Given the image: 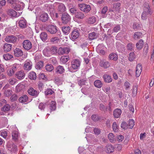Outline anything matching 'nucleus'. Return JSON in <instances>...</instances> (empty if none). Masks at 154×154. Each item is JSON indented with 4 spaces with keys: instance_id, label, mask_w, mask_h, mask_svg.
<instances>
[{
    "instance_id": "f257e3e1",
    "label": "nucleus",
    "mask_w": 154,
    "mask_h": 154,
    "mask_svg": "<svg viewBox=\"0 0 154 154\" xmlns=\"http://www.w3.org/2000/svg\"><path fill=\"white\" fill-rule=\"evenodd\" d=\"M78 7L80 10L86 13H88L91 10L90 5L85 3L79 4Z\"/></svg>"
},
{
    "instance_id": "f03ea898",
    "label": "nucleus",
    "mask_w": 154,
    "mask_h": 154,
    "mask_svg": "<svg viewBox=\"0 0 154 154\" xmlns=\"http://www.w3.org/2000/svg\"><path fill=\"white\" fill-rule=\"evenodd\" d=\"M7 146L8 149L11 152L14 153L18 150L17 146L12 142H8Z\"/></svg>"
},
{
    "instance_id": "7ed1b4c3",
    "label": "nucleus",
    "mask_w": 154,
    "mask_h": 154,
    "mask_svg": "<svg viewBox=\"0 0 154 154\" xmlns=\"http://www.w3.org/2000/svg\"><path fill=\"white\" fill-rule=\"evenodd\" d=\"M23 46L25 50H29L32 48V44L29 40H25L23 42Z\"/></svg>"
},
{
    "instance_id": "20e7f679",
    "label": "nucleus",
    "mask_w": 154,
    "mask_h": 154,
    "mask_svg": "<svg viewBox=\"0 0 154 154\" xmlns=\"http://www.w3.org/2000/svg\"><path fill=\"white\" fill-rule=\"evenodd\" d=\"M47 31L50 33L54 34L58 31L57 26L54 25H49L46 28Z\"/></svg>"
},
{
    "instance_id": "39448f33",
    "label": "nucleus",
    "mask_w": 154,
    "mask_h": 154,
    "mask_svg": "<svg viewBox=\"0 0 154 154\" xmlns=\"http://www.w3.org/2000/svg\"><path fill=\"white\" fill-rule=\"evenodd\" d=\"M17 40V38L13 35H8L6 37L5 41L9 43H14L16 42Z\"/></svg>"
},
{
    "instance_id": "423d86ee",
    "label": "nucleus",
    "mask_w": 154,
    "mask_h": 154,
    "mask_svg": "<svg viewBox=\"0 0 154 154\" xmlns=\"http://www.w3.org/2000/svg\"><path fill=\"white\" fill-rule=\"evenodd\" d=\"M70 51V49L68 48L65 47L63 48L60 47L57 51V53L60 55H63L65 54H68Z\"/></svg>"
},
{
    "instance_id": "0eeeda50",
    "label": "nucleus",
    "mask_w": 154,
    "mask_h": 154,
    "mask_svg": "<svg viewBox=\"0 0 154 154\" xmlns=\"http://www.w3.org/2000/svg\"><path fill=\"white\" fill-rule=\"evenodd\" d=\"M61 19L63 23L66 24L70 21L71 18L68 14L64 13L62 14Z\"/></svg>"
},
{
    "instance_id": "6e6552de",
    "label": "nucleus",
    "mask_w": 154,
    "mask_h": 154,
    "mask_svg": "<svg viewBox=\"0 0 154 154\" xmlns=\"http://www.w3.org/2000/svg\"><path fill=\"white\" fill-rule=\"evenodd\" d=\"M81 62L78 59L73 60L71 62V67L74 69H78L79 67Z\"/></svg>"
},
{
    "instance_id": "1a4fd4ad",
    "label": "nucleus",
    "mask_w": 154,
    "mask_h": 154,
    "mask_svg": "<svg viewBox=\"0 0 154 154\" xmlns=\"http://www.w3.org/2000/svg\"><path fill=\"white\" fill-rule=\"evenodd\" d=\"M100 66L105 69L108 68L110 66L109 63L104 59L101 60L99 63Z\"/></svg>"
},
{
    "instance_id": "9d476101",
    "label": "nucleus",
    "mask_w": 154,
    "mask_h": 154,
    "mask_svg": "<svg viewBox=\"0 0 154 154\" xmlns=\"http://www.w3.org/2000/svg\"><path fill=\"white\" fill-rule=\"evenodd\" d=\"M32 65L31 62L29 60H27L24 63L23 66L24 69L26 70H30L32 69Z\"/></svg>"
},
{
    "instance_id": "9b49d317",
    "label": "nucleus",
    "mask_w": 154,
    "mask_h": 154,
    "mask_svg": "<svg viewBox=\"0 0 154 154\" xmlns=\"http://www.w3.org/2000/svg\"><path fill=\"white\" fill-rule=\"evenodd\" d=\"M39 18L42 22H45L48 20V15L45 13H42L39 16Z\"/></svg>"
},
{
    "instance_id": "f8f14e48",
    "label": "nucleus",
    "mask_w": 154,
    "mask_h": 154,
    "mask_svg": "<svg viewBox=\"0 0 154 154\" xmlns=\"http://www.w3.org/2000/svg\"><path fill=\"white\" fill-rule=\"evenodd\" d=\"M11 129L14 128V129H15L14 131L12 133V136L13 138V139L14 140H17L19 136V134L18 131L16 130L17 129V128L16 127L14 126H13L10 127V128Z\"/></svg>"
},
{
    "instance_id": "ddd939ff",
    "label": "nucleus",
    "mask_w": 154,
    "mask_h": 154,
    "mask_svg": "<svg viewBox=\"0 0 154 154\" xmlns=\"http://www.w3.org/2000/svg\"><path fill=\"white\" fill-rule=\"evenodd\" d=\"M25 75L24 72L22 70L17 71L15 74V77L20 80L23 79Z\"/></svg>"
},
{
    "instance_id": "4468645a",
    "label": "nucleus",
    "mask_w": 154,
    "mask_h": 154,
    "mask_svg": "<svg viewBox=\"0 0 154 154\" xmlns=\"http://www.w3.org/2000/svg\"><path fill=\"white\" fill-rule=\"evenodd\" d=\"M28 92L30 95L35 97L37 96L39 93V92L32 88H30Z\"/></svg>"
},
{
    "instance_id": "2eb2a0df",
    "label": "nucleus",
    "mask_w": 154,
    "mask_h": 154,
    "mask_svg": "<svg viewBox=\"0 0 154 154\" xmlns=\"http://www.w3.org/2000/svg\"><path fill=\"white\" fill-rule=\"evenodd\" d=\"M142 66L140 64L137 65L135 70V76L137 77H138L140 75L142 71Z\"/></svg>"
},
{
    "instance_id": "dca6fc26",
    "label": "nucleus",
    "mask_w": 154,
    "mask_h": 154,
    "mask_svg": "<svg viewBox=\"0 0 154 154\" xmlns=\"http://www.w3.org/2000/svg\"><path fill=\"white\" fill-rule=\"evenodd\" d=\"M55 72L56 74H62L64 72L65 69L64 67L61 66L59 65L57 66L55 69Z\"/></svg>"
},
{
    "instance_id": "f3484780",
    "label": "nucleus",
    "mask_w": 154,
    "mask_h": 154,
    "mask_svg": "<svg viewBox=\"0 0 154 154\" xmlns=\"http://www.w3.org/2000/svg\"><path fill=\"white\" fill-rule=\"evenodd\" d=\"M23 51L19 48H16L14 50V55L17 57H19L23 55Z\"/></svg>"
},
{
    "instance_id": "a211bd4d",
    "label": "nucleus",
    "mask_w": 154,
    "mask_h": 154,
    "mask_svg": "<svg viewBox=\"0 0 154 154\" xmlns=\"http://www.w3.org/2000/svg\"><path fill=\"white\" fill-rule=\"evenodd\" d=\"M8 12L9 15L13 17H18L20 15V13L18 14L15 11L12 9L9 10Z\"/></svg>"
},
{
    "instance_id": "6ab92c4d",
    "label": "nucleus",
    "mask_w": 154,
    "mask_h": 154,
    "mask_svg": "<svg viewBox=\"0 0 154 154\" xmlns=\"http://www.w3.org/2000/svg\"><path fill=\"white\" fill-rule=\"evenodd\" d=\"M103 46L102 44L99 45L96 48L97 52L103 55L105 54V51L103 50Z\"/></svg>"
},
{
    "instance_id": "aec40b11",
    "label": "nucleus",
    "mask_w": 154,
    "mask_h": 154,
    "mask_svg": "<svg viewBox=\"0 0 154 154\" xmlns=\"http://www.w3.org/2000/svg\"><path fill=\"white\" fill-rule=\"evenodd\" d=\"M24 7V5L23 2H19L16 4L14 8L16 10L19 11L23 9Z\"/></svg>"
},
{
    "instance_id": "412c9836",
    "label": "nucleus",
    "mask_w": 154,
    "mask_h": 154,
    "mask_svg": "<svg viewBox=\"0 0 154 154\" xmlns=\"http://www.w3.org/2000/svg\"><path fill=\"white\" fill-rule=\"evenodd\" d=\"M79 34L78 30L75 29L72 32L71 37L73 39H75L79 37Z\"/></svg>"
},
{
    "instance_id": "4be33fe9",
    "label": "nucleus",
    "mask_w": 154,
    "mask_h": 154,
    "mask_svg": "<svg viewBox=\"0 0 154 154\" xmlns=\"http://www.w3.org/2000/svg\"><path fill=\"white\" fill-rule=\"evenodd\" d=\"M122 113L121 110L120 109H116L114 110L113 111V115L115 118H119Z\"/></svg>"
},
{
    "instance_id": "5701e85b",
    "label": "nucleus",
    "mask_w": 154,
    "mask_h": 154,
    "mask_svg": "<svg viewBox=\"0 0 154 154\" xmlns=\"http://www.w3.org/2000/svg\"><path fill=\"white\" fill-rule=\"evenodd\" d=\"M105 150L107 153H111L114 151V148L111 145H108L105 147Z\"/></svg>"
},
{
    "instance_id": "b1692460",
    "label": "nucleus",
    "mask_w": 154,
    "mask_h": 154,
    "mask_svg": "<svg viewBox=\"0 0 154 154\" xmlns=\"http://www.w3.org/2000/svg\"><path fill=\"white\" fill-rule=\"evenodd\" d=\"M25 88V86L21 83H19L16 87V92H19L23 91Z\"/></svg>"
},
{
    "instance_id": "393cba45",
    "label": "nucleus",
    "mask_w": 154,
    "mask_h": 154,
    "mask_svg": "<svg viewBox=\"0 0 154 154\" xmlns=\"http://www.w3.org/2000/svg\"><path fill=\"white\" fill-rule=\"evenodd\" d=\"M12 48V45L9 44H5L3 46V48L4 51L8 52L11 51Z\"/></svg>"
},
{
    "instance_id": "a878e982",
    "label": "nucleus",
    "mask_w": 154,
    "mask_h": 154,
    "mask_svg": "<svg viewBox=\"0 0 154 154\" xmlns=\"http://www.w3.org/2000/svg\"><path fill=\"white\" fill-rule=\"evenodd\" d=\"M85 15L83 13L80 12H78L75 13V17L73 19L74 20L76 18L81 19H83Z\"/></svg>"
},
{
    "instance_id": "bb28decb",
    "label": "nucleus",
    "mask_w": 154,
    "mask_h": 154,
    "mask_svg": "<svg viewBox=\"0 0 154 154\" xmlns=\"http://www.w3.org/2000/svg\"><path fill=\"white\" fill-rule=\"evenodd\" d=\"M43 54L46 57H49L52 55L49 48H45L43 51Z\"/></svg>"
},
{
    "instance_id": "cd10ccee",
    "label": "nucleus",
    "mask_w": 154,
    "mask_h": 154,
    "mask_svg": "<svg viewBox=\"0 0 154 154\" xmlns=\"http://www.w3.org/2000/svg\"><path fill=\"white\" fill-rule=\"evenodd\" d=\"M19 25L21 28H24L26 26V21L25 19H23L19 22Z\"/></svg>"
},
{
    "instance_id": "c85d7f7f",
    "label": "nucleus",
    "mask_w": 154,
    "mask_h": 154,
    "mask_svg": "<svg viewBox=\"0 0 154 154\" xmlns=\"http://www.w3.org/2000/svg\"><path fill=\"white\" fill-rule=\"evenodd\" d=\"M103 78L105 82H106L110 83L112 81V79L111 76L107 74H105L103 76Z\"/></svg>"
},
{
    "instance_id": "c756f323",
    "label": "nucleus",
    "mask_w": 154,
    "mask_h": 154,
    "mask_svg": "<svg viewBox=\"0 0 154 154\" xmlns=\"http://www.w3.org/2000/svg\"><path fill=\"white\" fill-rule=\"evenodd\" d=\"M143 40L142 39H140L136 43V46L137 49L139 50H141L143 47Z\"/></svg>"
},
{
    "instance_id": "7c9ffc66",
    "label": "nucleus",
    "mask_w": 154,
    "mask_h": 154,
    "mask_svg": "<svg viewBox=\"0 0 154 154\" xmlns=\"http://www.w3.org/2000/svg\"><path fill=\"white\" fill-rule=\"evenodd\" d=\"M120 3H117L114 4L112 8L113 11H119L120 9Z\"/></svg>"
},
{
    "instance_id": "2f4dec72",
    "label": "nucleus",
    "mask_w": 154,
    "mask_h": 154,
    "mask_svg": "<svg viewBox=\"0 0 154 154\" xmlns=\"http://www.w3.org/2000/svg\"><path fill=\"white\" fill-rule=\"evenodd\" d=\"M28 100V97L26 95H24L20 97L19 99V101L21 103L26 102Z\"/></svg>"
},
{
    "instance_id": "473e14b6",
    "label": "nucleus",
    "mask_w": 154,
    "mask_h": 154,
    "mask_svg": "<svg viewBox=\"0 0 154 154\" xmlns=\"http://www.w3.org/2000/svg\"><path fill=\"white\" fill-rule=\"evenodd\" d=\"M40 38L42 41H45L48 38V35L46 32H42L40 34Z\"/></svg>"
},
{
    "instance_id": "72a5a7b5",
    "label": "nucleus",
    "mask_w": 154,
    "mask_h": 154,
    "mask_svg": "<svg viewBox=\"0 0 154 154\" xmlns=\"http://www.w3.org/2000/svg\"><path fill=\"white\" fill-rule=\"evenodd\" d=\"M109 58L110 60L116 61L118 59L117 55L114 53H112L109 55Z\"/></svg>"
},
{
    "instance_id": "f704fd0d",
    "label": "nucleus",
    "mask_w": 154,
    "mask_h": 154,
    "mask_svg": "<svg viewBox=\"0 0 154 154\" xmlns=\"http://www.w3.org/2000/svg\"><path fill=\"white\" fill-rule=\"evenodd\" d=\"M69 59V57L68 56H62L60 59V62L62 63H65Z\"/></svg>"
},
{
    "instance_id": "c9c22d12",
    "label": "nucleus",
    "mask_w": 154,
    "mask_h": 154,
    "mask_svg": "<svg viewBox=\"0 0 154 154\" xmlns=\"http://www.w3.org/2000/svg\"><path fill=\"white\" fill-rule=\"evenodd\" d=\"M97 36V34L94 32H93L89 34V38L91 40L96 38Z\"/></svg>"
},
{
    "instance_id": "e433bc0d",
    "label": "nucleus",
    "mask_w": 154,
    "mask_h": 154,
    "mask_svg": "<svg viewBox=\"0 0 154 154\" xmlns=\"http://www.w3.org/2000/svg\"><path fill=\"white\" fill-rule=\"evenodd\" d=\"M108 137L109 141L111 142H114L116 140L115 138L114 137V135L112 133H110L109 134Z\"/></svg>"
},
{
    "instance_id": "4c0bfd02",
    "label": "nucleus",
    "mask_w": 154,
    "mask_h": 154,
    "mask_svg": "<svg viewBox=\"0 0 154 154\" xmlns=\"http://www.w3.org/2000/svg\"><path fill=\"white\" fill-rule=\"evenodd\" d=\"M95 86L98 88H101L102 86V83L100 80H97L94 82Z\"/></svg>"
},
{
    "instance_id": "58836bf2",
    "label": "nucleus",
    "mask_w": 154,
    "mask_h": 154,
    "mask_svg": "<svg viewBox=\"0 0 154 154\" xmlns=\"http://www.w3.org/2000/svg\"><path fill=\"white\" fill-rule=\"evenodd\" d=\"M102 89L104 92L107 94H109L110 92V88L109 86H105L102 88Z\"/></svg>"
},
{
    "instance_id": "ea45409f",
    "label": "nucleus",
    "mask_w": 154,
    "mask_h": 154,
    "mask_svg": "<svg viewBox=\"0 0 154 154\" xmlns=\"http://www.w3.org/2000/svg\"><path fill=\"white\" fill-rule=\"evenodd\" d=\"M29 77L31 79L35 80L36 79L37 76L36 73L35 72H31L29 73Z\"/></svg>"
},
{
    "instance_id": "a19ab883",
    "label": "nucleus",
    "mask_w": 154,
    "mask_h": 154,
    "mask_svg": "<svg viewBox=\"0 0 154 154\" xmlns=\"http://www.w3.org/2000/svg\"><path fill=\"white\" fill-rule=\"evenodd\" d=\"M108 10V7L107 6L104 7L102 9L101 14L103 18L106 17V14Z\"/></svg>"
},
{
    "instance_id": "79ce46f5",
    "label": "nucleus",
    "mask_w": 154,
    "mask_h": 154,
    "mask_svg": "<svg viewBox=\"0 0 154 154\" xmlns=\"http://www.w3.org/2000/svg\"><path fill=\"white\" fill-rule=\"evenodd\" d=\"M58 8L59 11L61 12H64L66 10L65 6L62 3L59 4Z\"/></svg>"
},
{
    "instance_id": "37998d69",
    "label": "nucleus",
    "mask_w": 154,
    "mask_h": 154,
    "mask_svg": "<svg viewBox=\"0 0 154 154\" xmlns=\"http://www.w3.org/2000/svg\"><path fill=\"white\" fill-rule=\"evenodd\" d=\"M56 108V102L54 101H51L50 103V109L51 111L54 110Z\"/></svg>"
},
{
    "instance_id": "c03bdc74",
    "label": "nucleus",
    "mask_w": 154,
    "mask_h": 154,
    "mask_svg": "<svg viewBox=\"0 0 154 154\" xmlns=\"http://www.w3.org/2000/svg\"><path fill=\"white\" fill-rule=\"evenodd\" d=\"M10 106L8 104H6L3 107L1 108V110L2 111L4 112H6L8 111L10 109Z\"/></svg>"
},
{
    "instance_id": "a18cd8bd",
    "label": "nucleus",
    "mask_w": 154,
    "mask_h": 154,
    "mask_svg": "<svg viewBox=\"0 0 154 154\" xmlns=\"http://www.w3.org/2000/svg\"><path fill=\"white\" fill-rule=\"evenodd\" d=\"M70 30V27L69 26L62 27V30L63 32L65 34L69 33Z\"/></svg>"
},
{
    "instance_id": "49530a36",
    "label": "nucleus",
    "mask_w": 154,
    "mask_h": 154,
    "mask_svg": "<svg viewBox=\"0 0 154 154\" xmlns=\"http://www.w3.org/2000/svg\"><path fill=\"white\" fill-rule=\"evenodd\" d=\"M96 21V19L95 17L93 16L90 17L88 20V22L90 24H93L95 23Z\"/></svg>"
},
{
    "instance_id": "de8ad7c7",
    "label": "nucleus",
    "mask_w": 154,
    "mask_h": 154,
    "mask_svg": "<svg viewBox=\"0 0 154 154\" xmlns=\"http://www.w3.org/2000/svg\"><path fill=\"white\" fill-rule=\"evenodd\" d=\"M20 64H19L15 63L13 65L11 68L15 72L20 68Z\"/></svg>"
},
{
    "instance_id": "09e8293b",
    "label": "nucleus",
    "mask_w": 154,
    "mask_h": 154,
    "mask_svg": "<svg viewBox=\"0 0 154 154\" xmlns=\"http://www.w3.org/2000/svg\"><path fill=\"white\" fill-rule=\"evenodd\" d=\"M51 55L57 53V48L56 47H52L49 48Z\"/></svg>"
},
{
    "instance_id": "8fccbe9b",
    "label": "nucleus",
    "mask_w": 154,
    "mask_h": 154,
    "mask_svg": "<svg viewBox=\"0 0 154 154\" xmlns=\"http://www.w3.org/2000/svg\"><path fill=\"white\" fill-rule=\"evenodd\" d=\"M59 39L58 37H53L50 39V42L53 44L57 43Z\"/></svg>"
},
{
    "instance_id": "3c124183",
    "label": "nucleus",
    "mask_w": 154,
    "mask_h": 154,
    "mask_svg": "<svg viewBox=\"0 0 154 154\" xmlns=\"http://www.w3.org/2000/svg\"><path fill=\"white\" fill-rule=\"evenodd\" d=\"M145 6L144 7V9H146V11L147 12V14H148L151 15V12H150V8L149 6V5L148 4L146 3L145 5Z\"/></svg>"
},
{
    "instance_id": "603ef678",
    "label": "nucleus",
    "mask_w": 154,
    "mask_h": 154,
    "mask_svg": "<svg viewBox=\"0 0 154 154\" xmlns=\"http://www.w3.org/2000/svg\"><path fill=\"white\" fill-rule=\"evenodd\" d=\"M4 58L6 60H8L13 57L12 55L8 54H4L3 56Z\"/></svg>"
},
{
    "instance_id": "864d4df0",
    "label": "nucleus",
    "mask_w": 154,
    "mask_h": 154,
    "mask_svg": "<svg viewBox=\"0 0 154 154\" xmlns=\"http://www.w3.org/2000/svg\"><path fill=\"white\" fill-rule=\"evenodd\" d=\"M43 66V62L42 61L38 62L36 64V68L37 69H39Z\"/></svg>"
},
{
    "instance_id": "5fc2aeb1",
    "label": "nucleus",
    "mask_w": 154,
    "mask_h": 154,
    "mask_svg": "<svg viewBox=\"0 0 154 154\" xmlns=\"http://www.w3.org/2000/svg\"><path fill=\"white\" fill-rule=\"evenodd\" d=\"M134 119H129L128 123V126L130 128H133L134 125Z\"/></svg>"
},
{
    "instance_id": "6e6d98bb",
    "label": "nucleus",
    "mask_w": 154,
    "mask_h": 154,
    "mask_svg": "<svg viewBox=\"0 0 154 154\" xmlns=\"http://www.w3.org/2000/svg\"><path fill=\"white\" fill-rule=\"evenodd\" d=\"M46 69L49 72H51L54 69V67L51 64L48 65L46 66Z\"/></svg>"
},
{
    "instance_id": "4d7b16f0",
    "label": "nucleus",
    "mask_w": 154,
    "mask_h": 154,
    "mask_svg": "<svg viewBox=\"0 0 154 154\" xmlns=\"http://www.w3.org/2000/svg\"><path fill=\"white\" fill-rule=\"evenodd\" d=\"M0 135L4 138H6L7 136V132L6 131L2 130L0 131Z\"/></svg>"
},
{
    "instance_id": "13d9d810",
    "label": "nucleus",
    "mask_w": 154,
    "mask_h": 154,
    "mask_svg": "<svg viewBox=\"0 0 154 154\" xmlns=\"http://www.w3.org/2000/svg\"><path fill=\"white\" fill-rule=\"evenodd\" d=\"M148 15L147 14V12L146 9H144V11L143 12L141 18L143 20H145L147 19V15Z\"/></svg>"
},
{
    "instance_id": "bf43d9fd",
    "label": "nucleus",
    "mask_w": 154,
    "mask_h": 154,
    "mask_svg": "<svg viewBox=\"0 0 154 154\" xmlns=\"http://www.w3.org/2000/svg\"><path fill=\"white\" fill-rule=\"evenodd\" d=\"M45 95H48L52 94L54 92L52 89H48L45 91Z\"/></svg>"
},
{
    "instance_id": "052dcab7",
    "label": "nucleus",
    "mask_w": 154,
    "mask_h": 154,
    "mask_svg": "<svg viewBox=\"0 0 154 154\" xmlns=\"http://www.w3.org/2000/svg\"><path fill=\"white\" fill-rule=\"evenodd\" d=\"M12 91L10 89H8L7 90H6L4 93V94L7 97L9 96L12 94Z\"/></svg>"
},
{
    "instance_id": "680f3d73",
    "label": "nucleus",
    "mask_w": 154,
    "mask_h": 154,
    "mask_svg": "<svg viewBox=\"0 0 154 154\" xmlns=\"http://www.w3.org/2000/svg\"><path fill=\"white\" fill-rule=\"evenodd\" d=\"M14 72L15 71L11 68L8 70L7 74L9 76H11L14 74Z\"/></svg>"
},
{
    "instance_id": "e2e57ef3",
    "label": "nucleus",
    "mask_w": 154,
    "mask_h": 154,
    "mask_svg": "<svg viewBox=\"0 0 154 154\" xmlns=\"http://www.w3.org/2000/svg\"><path fill=\"white\" fill-rule=\"evenodd\" d=\"M17 81L16 79L13 78L10 79L8 82L11 85H14L16 82Z\"/></svg>"
},
{
    "instance_id": "0e129e2a",
    "label": "nucleus",
    "mask_w": 154,
    "mask_h": 154,
    "mask_svg": "<svg viewBox=\"0 0 154 154\" xmlns=\"http://www.w3.org/2000/svg\"><path fill=\"white\" fill-rule=\"evenodd\" d=\"M134 59V52L130 53L129 57V60L130 61H133Z\"/></svg>"
},
{
    "instance_id": "69168bd1",
    "label": "nucleus",
    "mask_w": 154,
    "mask_h": 154,
    "mask_svg": "<svg viewBox=\"0 0 154 154\" xmlns=\"http://www.w3.org/2000/svg\"><path fill=\"white\" fill-rule=\"evenodd\" d=\"M112 128L113 131L115 132H117L118 131V128L117 123L116 122H114L113 123L112 125Z\"/></svg>"
},
{
    "instance_id": "338daca9",
    "label": "nucleus",
    "mask_w": 154,
    "mask_h": 154,
    "mask_svg": "<svg viewBox=\"0 0 154 154\" xmlns=\"http://www.w3.org/2000/svg\"><path fill=\"white\" fill-rule=\"evenodd\" d=\"M124 138L123 136L120 135L117 137V140L119 142H121L124 140Z\"/></svg>"
},
{
    "instance_id": "774afa93",
    "label": "nucleus",
    "mask_w": 154,
    "mask_h": 154,
    "mask_svg": "<svg viewBox=\"0 0 154 154\" xmlns=\"http://www.w3.org/2000/svg\"><path fill=\"white\" fill-rule=\"evenodd\" d=\"M121 127L122 128L126 129L128 128V126L127 125V124L125 122H124L122 123L121 125Z\"/></svg>"
}]
</instances>
